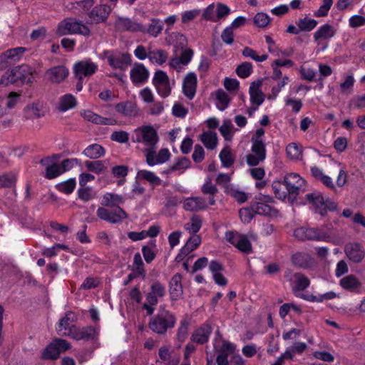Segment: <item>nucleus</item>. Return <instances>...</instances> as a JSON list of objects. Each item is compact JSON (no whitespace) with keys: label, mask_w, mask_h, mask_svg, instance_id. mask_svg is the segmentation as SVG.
<instances>
[{"label":"nucleus","mask_w":365,"mask_h":365,"mask_svg":"<svg viewBox=\"0 0 365 365\" xmlns=\"http://www.w3.org/2000/svg\"><path fill=\"white\" fill-rule=\"evenodd\" d=\"M125 202L124 197L115 193L108 192L103 195L101 205L104 207H115L112 210H108L103 207L98 208L97 216L103 220L112 224L121 222L128 217L127 213L119 205Z\"/></svg>","instance_id":"nucleus-1"},{"label":"nucleus","mask_w":365,"mask_h":365,"mask_svg":"<svg viewBox=\"0 0 365 365\" xmlns=\"http://www.w3.org/2000/svg\"><path fill=\"white\" fill-rule=\"evenodd\" d=\"M176 318L170 311L160 307L158 313L150 319L149 329L153 332L165 335L168 329L175 327Z\"/></svg>","instance_id":"nucleus-2"},{"label":"nucleus","mask_w":365,"mask_h":365,"mask_svg":"<svg viewBox=\"0 0 365 365\" xmlns=\"http://www.w3.org/2000/svg\"><path fill=\"white\" fill-rule=\"evenodd\" d=\"M264 135V130L263 128H258L252 136L251 150L252 153L247 155V163L250 166H257L266 158L267 151Z\"/></svg>","instance_id":"nucleus-3"},{"label":"nucleus","mask_w":365,"mask_h":365,"mask_svg":"<svg viewBox=\"0 0 365 365\" xmlns=\"http://www.w3.org/2000/svg\"><path fill=\"white\" fill-rule=\"evenodd\" d=\"M19 81L22 83H32V71L29 66L21 65L6 71L0 79V85L8 86Z\"/></svg>","instance_id":"nucleus-4"},{"label":"nucleus","mask_w":365,"mask_h":365,"mask_svg":"<svg viewBox=\"0 0 365 365\" xmlns=\"http://www.w3.org/2000/svg\"><path fill=\"white\" fill-rule=\"evenodd\" d=\"M56 32L59 36L81 34L89 36L91 35L90 29L81 21L75 18H66L61 21L58 25Z\"/></svg>","instance_id":"nucleus-5"},{"label":"nucleus","mask_w":365,"mask_h":365,"mask_svg":"<svg viewBox=\"0 0 365 365\" xmlns=\"http://www.w3.org/2000/svg\"><path fill=\"white\" fill-rule=\"evenodd\" d=\"M63 334L76 341L83 340L96 342L98 339L99 333L98 330L92 326L78 327L76 325H72L69 327L68 331Z\"/></svg>","instance_id":"nucleus-6"},{"label":"nucleus","mask_w":365,"mask_h":365,"mask_svg":"<svg viewBox=\"0 0 365 365\" xmlns=\"http://www.w3.org/2000/svg\"><path fill=\"white\" fill-rule=\"evenodd\" d=\"M294 237L299 240H317L327 241L329 235L319 228H310L301 227L294 232Z\"/></svg>","instance_id":"nucleus-7"},{"label":"nucleus","mask_w":365,"mask_h":365,"mask_svg":"<svg viewBox=\"0 0 365 365\" xmlns=\"http://www.w3.org/2000/svg\"><path fill=\"white\" fill-rule=\"evenodd\" d=\"M284 182L289 193V200L291 197L296 198L300 191L304 190L305 181L297 173L287 174L284 176Z\"/></svg>","instance_id":"nucleus-8"},{"label":"nucleus","mask_w":365,"mask_h":365,"mask_svg":"<svg viewBox=\"0 0 365 365\" xmlns=\"http://www.w3.org/2000/svg\"><path fill=\"white\" fill-rule=\"evenodd\" d=\"M136 142L144 143L148 148H154L158 141L157 133L151 126H143L135 130Z\"/></svg>","instance_id":"nucleus-9"},{"label":"nucleus","mask_w":365,"mask_h":365,"mask_svg":"<svg viewBox=\"0 0 365 365\" xmlns=\"http://www.w3.org/2000/svg\"><path fill=\"white\" fill-rule=\"evenodd\" d=\"M153 83L161 97L165 98L170 95L171 92L170 81L168 75L164 71L158 70L155 73Z\"/></svg>","instance_id":"nucleus-10"},{"label":"nucleus","mask_w":365,"mask_h":365,"mask_svg":"<svg viewBox=\"0 0 365 365\" xmlns=\"http://www.w3.org/2000/svg\"><path fill=\"white\" fill-rule=\"evenodd\" d=\"M226 240L242 252L248 253L252 245L247 237L237 232L229 231L225 233Z\"/></svg>","instance_id":"nucleus-11"},{"label":"nucleus","mask_w":365,"mask_h":365,"mask_svg":"<svg viewBox=\"0 0 365 365\" xmlns=\"http://www.w3.org/2000/svg\"><path fill=\"white\" fill-rule=\"evenodd\" d=\"M98 70V65L90 59L81 61L74 65V73L80 81L83 77H89L94 74Z\"/></svg>","instance_id":"nucleus-12"},{"label":"nucleus","mask_w":365,"mask_h":365,"mask_svg":"<svg viewBox=\"0 0 365 365\" xmlns=\"http://www.w3.org/2000/svg\"><path fill=\"white\" fill-rule=\"evenodd\" d=\"M108 53L109 52L108 51L103 52L104 56L108 57L109 65L113 68H118L123 71L131 64V56L128 53L107 56Z\"/></svg>","instance_id":"nucleus-13"},{"label":"nucleus","mask_w":365,"mask_h":365,"mask_svg":"<svg viewBox=\"0 0 365 365\" xmlns=\"http://www.w3.org/2000/svg\"><path fill=\"white\" fill-rule=\"evenodd\" d=\"M145 156L147 163L150 166H153L168 161L170 157V153L168 149L163 148L156 155L155 148H147L145 150Z\"/></svg>","instance_id":"nucleus-14"},{"label":"nucleus","mask_w":365,"mask_h":365,"mask_svg":"<svg viewBox=\"0 0 365 365\" xmlns=\"http://www.w3.org/2000/svg\"><path fill=\"white\" fill-rule=\"evenodd\" d=\"M55 159L56 155H54L52 158L46 157L40 161V163L46 168L44 177L47 179H53L62 174L61 165L54 162Z\"/></svg>","instance_id":"nucleus-15"},{"label":"nucleus","mask_w":365,"mask_h":365,"mask_svg":"<svg viewBox=\"0 0 365 365\" xmlns=\"http://www.w3.org/2000/svg\"><path fill=\"white\" fill-rule=\"evenodd\" d=\"M115 28L117 31L120 32L125 31L132 32H145V27L143 25L133 21L128 18H118L115 23Z\"/></svg>","instance_id":"nucleus-16"},{"label":"nucleus","mask_w":365,"mask_h":365,"mask_svg":"<svg viewBox=\"0 0 365 365\" xmlns=\"http://www.w3.org/2000/svg\"><path fill=\"white\" fill-rule=\"evenodd\" d=\"M111 11V8L107 4L97 5L89 12L91 23L98 24L105 21Z\"/></svg>","instance_id":"nucleus-17"},{"label":"nucleus","mask_w":365,"mask_h":365,"mask_svg":"<svg viewBox=\"0 0 365 365\" xmlns=\"http://www.w3.org/2000/svg\"><path fill=\"white\" fill-rule=\"evenodd\" d=\"M149 77V71L142 63H135L130 70V79L133 84L141 85Z\"/></svg>","instance_id":"nucleus-18"},{"label":"nucleus","mask_w":365,"mask_h":365,"mask_svg":"<svg viewBox=\"0 0 365 365\" xmlns=\"http://www.w3.org/2000/svg\"><path fill=\"white\" fill-rule=\"evenodd\" d=\"M346 257L353 262L359 263L364 257L365 252L358 243H349L344 247Z\"/></svg>","instance_id":"nucleus-19"},{"label":"nucleus","mask_w":365,"mask_h":365,"mask_svg":"<svg viewBox=\"0 0 365 365\" xmlns=\"http://www.w3.org/2000/svg\"><path fill=\"white\" fill-rule=\"evenodd\" d=\"M116 113L123 117L132 118L138 114V109L135 103L132 101L120 102L114 106Z\"/></svg>","instance_id":"nucleus-20"},{"label":"nucleus","mask_w":365,"mask_h":365,"mask_svg":"<svg viewBox=\"0 0 365 365\" xmlns=\"http://www.w3.org/2000/svg\"><path fill=\"white\" fill-rule=\"evenodd\" d=\"M339 285L345 290L356 293L359 292L361 288V282L354 274L342 277L339 281Z\"/></svg>","instance_id":"nucleus-21"},{"label":"nucleus","mask_w":365,"mask_h":365,"mask_svg":"<svg viewBox=\"0 0 365 365\" xmlns=\"http://www.w3.org/2000/svg\"><path fill=\"white\" fill-rule=\"evenodd\" d=\"M197 87V76L194 73H189L184 79L182 90L184 94L192 99L195 95Z\"/></svg>","instance_id":"nucleus-22"},{"label":"nucleus","mask_w":365,"mask_h":365,"mask_svg":"<svg viewBox=\"0 0 365 365\" xmlns=\"http://www.w3.org/2000/svg\"><path fill=\"white\" fill-rule=\"evenodd\" d=\"M262 81H254L250 86V101L257 106L261 105L264 101V95L261 91Z\"/></svg>","instance_id":"nucleus-23"},{"label":"nucleus","mask_w":365,"mask_h":365,"mask_svg":"<svg viewBox=\"0 0 365 365\" xmlns=\"http://www.w3.org/2000/svg\"><path fill=\"white\" fill-rule=\"evenodd\" d=\"M212 332V327L208 324H204L196 329L191 336V340L197 344H205L208 341Z\"/></svg>","instance_id":"nucleus-24"},{"label":"nucleus","mask_w":365,"mask_h":365,"mask_svg":"<svg viewBox=\"0 0 365 365\" xmlns=\"http://www.w3.org/2000/svg\"><path fill=\"white\" fill-rule=\"evenodd\" d=\"M182 276L177 273L170 282V294L172 300H177L182 295Z\"/></svg>","instance_id":"nucleus-25"},{"label":"nucleus","mask_w":365,"mask_h":365,"mask_svg":"<svg viewBox=\"0 0 365 365\" xmlns=\"http://www.w3.org/2000/svg\"><path fill=\"white\" fill-rule=\"evenodd\" d=\"M306 199L309 203L314 205L316 211L321 215H324L326 214L325 200L320 192H315L307 194Z\"/></svg>","instance_id":"nucleus-26"},{"label":"nucleus","mask_w":365,"mask_h":365,"mask_svg":"<svg viewBox=\"0 0 365 365\" xmlns=\"http://www.w3.org/2000/svg\"><path fill=\"white\" fill-rule=\"evenodd\" d=\"M183 207L187 211L195 212L207 207L205 200L200 197H188L184 200Z\"/></svg>","instance_id":"nucleus-27"},{"label":"nucleus","mask_w":365,"mask_h":365,"mask_svg":"<svg viewBox=\"0 0 365 365\" xmlns=\"http://www.w3.org/2000/svg\"><path fill=\"white\" fill-rule=\"evenodd\" d=\"M336 33L334 28L328 24H324L319 27L314 34V39L318 42V44L322 41L329 40L332 38Z\"/></svg>","instance_id":"nucleus-28"},{"label":"nucleus","mask_w":365,"mask_h":365,"mask_svg":"<svg viewBox=\"0 0 365 365\" xmlns=\"http://www.w3.org/2000/svg\"><path fill=\"white\" fill-rule=\"evenodd\" d=\"M48 79L53 83H60L68 75V71L63 66H58L46 71Z\"/></svg>","instance_id":"nucleus-29"},{"label":"nucleus","mask_w":365,"mask_h":365,"mask_svg":"<svg viewBox=\"0 0 365 365\" xmlns=\"http://www.w3.org/2000/svg\"><path fill=\"white\" fill-rule=\"evenodd\" d=\"M294 265L302 268H309L314 264V259L310 255L305 252H297L292 257Z\"/></svg>","instance_id":"nucleus-30"},{"label":"nucleus","mask_w":365,"mask_h":365,"mask_svg":"<svg viewBox=\"0 0 365 365\" xmlns=\"http://www.w3.org/2000/svg\"><path fill=\"white\" fill-rule=\"evenodd\" d=\"M82 115L86 120L98 125H115L117 123L113 118H104L91 110H85Z\"/></svg>","instance_id":"nucleus-31"},{"label":"nucleus","mask_w":365,"mask_h":365,"mask_svg":"<svg viewBox=\"0 0 365 365\" xmlns=\"http://www.w3.org/2000/svg\"><path fill=\"white\" fill-rule=\"evenodd\" d=\"M75 321L76 317L74 314L72 312H66L65 316L58 322V327L56 328L58 334L61 336H66L63 334L68 331L69 327L73 325L71 323Z\"/></svg>","instance_id":"nucleus-32"},{"label":"nucleus","mask_w":365,"mask_h":365,"mask_svg":"<svg viewBox=\"0 0 365 365\" xmlns=\"http://www.w3.org/2000/svg\"><path fill=\"white\" fill-rule=\"evenodd\" d=\"M190 160L185 158H178L176 161L169 168L164 171L166 174H170L174 172H179V173H183L185 170L190 167Z\"/></svg>","instance_id":"nucleus-33"},{"label":"nucleus","mask_w":365,"mask_h":365,"mask_svg":"<svg viewBox=\"0 0 365 365\" xmlns=\"http://www.w3.org/2000/svg\"><path fill=\"white\" fill-rule=\"evenodd\" d=\"M136 178L145 180L153 187L157 185H161L163 183L162 180L158 176H157L153 172L146 170H138L137 173Z\"/></svg>","instance_id":"nucleus-34"},{"label":"nucleus","mask_w":365,"mask_h":365,"mask_svg":"<svg viewBox=\"0 0 365 365\" xmlns=\"http://www.w3.org/2000/svg\"><path fill=\"white\" fill-rule=\"evenodd\" d=\"M77 101L76 98L71 94H66L59 98L58 110L61 112H66L69 109L76 107Z\"/></svg>","instance_id":"nucleus-35"},{"label":"nucleus","mask_w":365,"mask_h":365,"mask_svg":"<svg viewBox=\"0 0 365 365\" xmlns=\"http://www.w3.org/2000/svg\"><path fill=\"white\" fill-rule=\"evenodd\" d=\"M200 139L207 149L213 150L217 146V136L215 132L205 131L200 135Z\"/></svg>","instance_id":"nucleus-36"},{"label":"nucleus","mask_w":365,"mask_h":365,"mask_svg":"<svg viewBox=\"0 0 365 365\" xmlns=\"http://www.w3.org/2000/svg\"><path fill=\"white\" fill-rule=\"evenodd\" d=\"M83 154L91 159H98L105 155V149L101 145L94 143L88 145Z\"/></svg>","instance_id":"nucleus-37"},{"label":"nucleus","mask_w":365,"mask_h":365,"mask_svg":"<svg viewBox=\"0 0 365 365\" xmlns=\"http://www.w3.org/2000/svg\"><path fill=\"white\" fill-rule=\"evenodd\" d=\"M148 58L152 63L162 65L168 59V53L163 49H148Z\"/></svg>","instance_id":"nucleus-38"},{"label":"nucleus","mask_w":365,"mask_h":365,"mask_svg":"<svg viewBox=\"0 0 365 365\" xmlns=\"http://www.w3.org/2000/svg\"><path fill=\"white\" fill-rule=\"evenodd\" d=\"M163 29V23L159 19H151L150 24L145 27V32L150 36L157 37Z\"/></svg>","instance_id":"nucleus-39"},{"label":"nucleus","mask_w":365,"mask_h":365,"mask_svg":"<svg viewBox=\"0 0 365 365\" xmlns=\"http://www.w3.org/2000/svg\"><path fill=\"white\" fill-rule=\"evenodd\" d=\"M272 187L277 198L284 200L287 196L289 197V193L284 182L274 181Z\"/></svg>","instance_id":"nucleus-40"},{"label":"nucleus","mask_w":365,"mask_h":365,"mask_svg":"<svg viewBox=\"0 0 365 365\" xmlns=\"http://www.w3.org/2000/svg\"><path fill=\"white\" fill-rule=\"evenodd\" d=\"M251 208L255 213L258 215H268L272 212V207L269 205L257 200L251 204Z\"/></svg>","instance_id":"nucleus-41"},{"label":"nucleus","mask_w":365,"mask_h":365,"mask_svg":"<svg viewBox=\"0 0 365 365\" xmlns=\"http://www.w3.org/2000/svg\"><path fill=\"white\" fill-rule=\"evenodd\" d=\"M200 242L201 237L199 235H192L182 247V252L190 254L200 245Z\"/></svg>","instance_id":"nucleus-42"},{"label":"nucleus","mask_w":365,"mask_h":365,"mask_svg":"<svg viewBox=\"0 0 365 365\" xmlns=\"http://www.w3.org/2000/svg\"><path fill=\"white\" fill-rule=\"evenodd\" d=\"M202 226V220L197 215L191 217L190 221L185 225V229L192 235H196Z\"/></svg>","instance_id":"nucleus-43"},{"label":"nucleus","mask_w":365,"mask_h":365,"mask_svg":"<svg viewBox=\"0 0 365 365\" xmlns=\"http://www.w3.org/2000/svg\"><path fill=\"white\" fill-rule=\"evenodd\" d=\"M219 157L222 165L225 168H230L235 162V158L229 147L224 148L220 153Z\"/></svg>","instance_id":"nucleus-44"},{"label":"nucleus","mask_w":365,"mask_h":365,"mask_svg":"<svg viewBox=\"0 0 365 365\" xmlns=\"http://www.w3.org/2000/svg\"><path fill=\"white\" fill-rule=\"evenodd\" d=\"M26 50L24 47H16L6 51L5 53L8 56V59L10 60V63L14 64L20 60Z\"/></svg>","instance_id":"nucleus-45"},{"label":"nucleus","mask_w":365,"mask_h":365,"mask_svg":"<svg viewBox=\"0 0 365 365\" xmlns=\"http://www.w3.org/2000/svg\"><path fill=\"white\" fill-rule=\"evenodd\" d=\"M297 25L299 27L301 31H311L317 25V21L312 19H308L307 17L300 19L297 22Z\"/></svg>","instance_id":"nucleus-46"},{"label":"nucleus","mask_w":365,"mask_h":365,"mask_svg":"<svg viewBox=\"0 0 365 365\" xmlns=\"http://www.w3.org/2000/svg\"><path fill=\"white\" fill-rule=\"evenodd\" d=\"M60 352L58 351L57 347L51 342L43 350L42 358L43 359L55 360L58 358Z\"/></svg>","instance_id":"nucleus-47"},{"label":"nucleus","mask_w":365,"mask_h":365,"mask_svg":"<svg viewBox=\"0 0 365 365\" xmlns=\"http://www.w3.org/2000/svg\"><path fill=\"white\" fill-rule=\"evenodd\" d=\"M216 98L217 101V107L221 110H225L230 103V98L227 93L220 89L216 92Z\"/></svg>","instance_id":"nucleus-48"},{"label":"nucleus","mask_w":365,"mask_h":365,"mask_svg":"<svg viewBox=\"0 0 365 365\" xmlns=\"http://www.w3.org/2000/svg\"><path fill=\"white\" fill-rule=\"evenodd\" d=\"M16 177L13 173L0 175V187H13L15 186Z\"/></svg>","instance_id":"nucleus-49"},{"label":"nucleus","mask_w":365,"mask_h":365,"mask_svg":"<svg viewBox=\"0 0 365 365\" xmlns=\"http://www.w3.org/2000/svg\"><path fill=\"white\" fill-rule=\"evenodd\" d=\"M286 152L292 159L299 160L302 158V148L295 143H289L286 148Z\"/></svg>","instance_id":"nucleus-50"},{"label":"nucleus","mask_w":365,"mask_h":365,"mask_svg":"<svg viewBox=\"0 0 365 365\" xmlns=\"http://www.w3.org/2000/svg\"><path fill=\"white\" fill-rule=\"evenodd\" d=\"M242 55L245 57L250 58L257 62H262L267 60L268 58V56L267 54H263L262 56L257 55V52L250 47L244 48V49L242 50Z\"/></svg>","instance_id":"nucleus-51"},{"label":"nucleus","mask_w":365,"mask_h":365,"mask_svg":"<svg viewBox=\"0 0 365 365\" xmlns=\"http://www.w3.org/2000/svg\"><path fill=\"white\" fill-rule=\"evenodd\" d=\"M85 165L88 170L97 174L103 173L106 170V166L102 160L86 161Z\"/></svg>","instance_id":"nucleus-52"},{"label":"nucleus","mask_w":365,"mask_h":365,"mask_svg":"<svg viewBox=\"0 0 365 365\" xmlns=\"http://www.w3.org/2000/svg\"><path fill=\"white\" fill-rule=\"evenodd\" d=\"M76 187V180L73 178H71L65 182L59 183L56 185L57 189L62 192L66 194H71Z\"/></svg>","instance_id":"nucleus-53"},{"label":"nucleus","mask_w":365,"mask_h":365,"mask_svg":"<svg viewBox=\"0 0 365 365\" xmlns=\"http://www.w3.org/2000/svg\"><path fill=\"white\" fill-rule=\"evenodd\" d=\"M309 279L302 274H295V287L294 289L302 291L309 286Z\"/></svg>","instance_id":"nucleus-54"},{"label":"nucleus","mask_w":365,"mask_h":365,"mask_svg":"<svg viewBox=\"0 0 365 365\" xmlns=\"http://www.w3.org/2000/svg\"><path fill=\"white\" fill-rule=\"evenodd\" d=\"M252 71V65L249 62H244L239 65L236 68V73L240 78L248 77Z\"/></svg>","instance_id":"nucleus-55"},{"label":"nucleus","mask_w":365,"mask_h":365,"mask_svg":"<svg viewBox=\"0 0 365 365\" xmlns=\"http://www.w3.org/2000/svg\"><path fill=\"white\" fill-rule=\"evenodd\" d=\"M233 128V125L231 123L230 120H224L223 124L220 127L219 130L222 135L225 138L226 140H230L232 139V129Z\"/></svg>","instance_id":"nucleus-56"},{"label":"nucleus","mask_w":365,"mask_h":365,"mask_svg":"<svg viewBox=\"0 0 365 365\" xmlns=\"http://www.w3.org/2000/svg\"><path fill=\"white\" fill-rule=\"evenodd\" d=\"M193 56V51L192 49H185L184 50L179 59H173L172 61V65L175 62L176 63H180L183 65L187 64L192 59Z\"/></svg>","instance_id":"nucleus-57"},{"label":"nucleus","mask_w":365,"mask_h":365,"mask_svg":"<svg viewBox=\"0 0 365 365\" xmlns=\"http://www.w3.org/2000/svg\"><path fill=\"white\" fill-rule=\"evenodd\" d=\"M133 265L135 267L134 270L138 273V275H145L143 262L139 252L135 253L134 255Z\"/></svg>","instance_id":"nucleus-58"},{"label":"nucleus","mask_w":365,"mask_h":365,"mask_svg":"<svg viewBox=\"0 0 365 365\" xmlns=\"http://www.w3.org/2000/svg\"><path fill=\"white\" fill-rule=\"evenodd\" d=\"M332 4L333 0H323V4L317 11L314 12V15L316 17H322L327 16Z\"/></svg>","instance_id":"nucleus-59"},{"label":"nucleus","mask_w":365,"mask_h":365,"mask_svg":"<svg viewBox=\"0 0 365 365\" xmlns=\"http://www.w3.org/2000/svg\"><path fill=\"white\" fill-rule=\"evenodd\" d=\"M269 17L264 13H257L254 17V23L258 27H265L269 23Z\"/></svg>","instance_id":"nucleus-60"},{"label":"nucleus","mask_w":365,"mask_h":365,"mask_svg":"<svg viewBox=\"0 0 365 365\" xmlns=\"http://www.w3.org/2000/svg\"><path fill=\"white\" fill-rule=\"evenodd\" d=\"M110 139L113 141L118 142L120 143H127L129 140L128 133L125 131H114L110 135Z\"/></svg>","instance_id":"nucleus-61"},{"label":"nucleus","mask_w":365,"mask_h":365,"mask_svg":"<svg viewBox=\"0 0 365 365\" xmlns=\"http://www.w3.org/2000/svg\"><path fill=\"white\" fill-rule=\"evenodd\" d=\"M252 208H242L239 211V215L242 222L249 223L255 216Z\"/></svg>","instance_id":"nucleus-62"},{"label":"nucleus","mask_w":365,"mask_h":365,"mask_svg":"<svg viewBox=\"0 0 365 365\" xmlns=\"http://www.w3.org/2000/svg\"><path fill=\"white\" fill-rule=\"evenodd\" d=\"M205 158V151L200 145H195L192 158L196 163H201Z\"/></svg>","instance_id":"nucleus-63"},{"label":"nucleus","mask_w":365,"mask_h":365,"mask_svg":"<svg viewBox=\"0 0 365 365\" xmlns=\"http://www.w3.org/2000/svg\"><path fill=\"white\" fill-rule=\"evenodd\" d=\"M150 292L158 297H163L165 294V287L158 282H154L150 287Z\"/></svg>","instance_id":"nucleus-64"}]
</instances>
